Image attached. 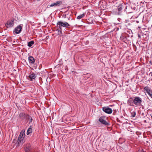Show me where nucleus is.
<instances>
[{
	"label": "nucleus",
	"instance_id": "23",
	"mask_svg": "<svg viewBox=\"0 0 152 152\" xmlns=\"http://www.w3.org/2000/svg\"><path fill=\"white\" fill-rule=\"evenodd\" d=\"M138 152H144L143 150L142 149H140L139 151Z\"/></svg>",
	"mask_w": 152,
	"mask_h": 152
},
{
	"label": "nucleus",
	"instance_id": "25",
	"mask_svg": "<svg viewBox=\"0 0 152 152\" xmlns=\"http://www.w3.org/2000/svg\"><path fill=\"white\" fill-rule=\"evenodd\" d=\"M131 117H133V114H132V113H131Z\"/></svg>",
	"mask_w": 152,
	"mask_h": 152
},
{
	"label": "nucleus",
	"instance_id": "4",
	"mask_svg": "<svg viewBox=\"0 0 152 152\" xmlns=\"http://www.w3.org/2000/svg\"><path fill=\"white\" fill-rule=\"evenodd\" d=\"M14 24V20H8L7 23L5 24L7 28L12 27Z\"/></svg>",
	"mask_w": 152,
	"mask_h": 152
},
{
	"label": "nucleus",
	"instance_id": "20",
	"mask_svg": "<svg viewBox=\"0 0 152 152\" xmlns=\"http://www.w3.org/2000/svg\"><path fill=\"white\" fill-rule=\"evenodd\" d=\"M85 15V13H83L82 14H81L79 16H78L77 18V19L80 20L81 19V18L84 17Z\"/></svg>",
	"mask_w": 152,
	"mask_h": 152
},
{
	"label": "nucleus",
	"instance_id": "18",
	"mask_svg": "<svg viewBox=\"0 0 152 152\" xmlns=\"http://www.w3.org/2000/svg\"><path fill=\"white\" fill-rule=\"evenodd\" d=\"M120 39L123 42H125L126 39V38L122 34L120 37Z\"/></svg>",
	"mask_w": 152,
	"mask_h": 152
},
{
	"label": "nucleus",
	"instance_id": "16",
	"mask_svg": "<svg viewBox=\"0 0 152 152\" xmlns=\"http://www.w3.org/2000/svg\"><path fill=\"white\" fill-rule=\"evenodd\" d=\"M128 103L129 105L132 106H133V99L132 98H130L128 100Z\"/></svg>",
	"mask_w": 152,
	"mask_h": 152
},
{
	"label": "nucleus",
	"instance_id": "5",
	"mask_svg": "<svg viewBox=\"0 0 152 152\" xmlns=\"http://www.w3.org/2000/svg\"><path fill=\"white\" fill-rule=\"evenodd\" d=\"M103 111L106 113L110 114L112 112V110L108 107H104L102 108Z\"/></svg>",
	"mask_w": 152,
	"mask_h": 152
},
{
	"label": "nucleus",
	"instance_id": "17",
	"mask_svg": "<svg viewBox=\"0 0 152 152\" xmlns=\"http://www.w3.org/2000/svg\"><path fill=\"white\" fill-rule=\"evenodd\" d=\"M30 147L31 146L30 145H27L25 149V151L27 152L29 151L30 150Z\"/></svg>",
	"mask_w": 152,
	"mask_h": 152
},
{
	"label": "nucleus",
	"instance_id": "7",
	"mask_svg": "<svg viewBox=\"0 0 152 152\" xmlns=\"http://www.w3.org/2000/svg\"><path fill=\"white\" fill-rule=\"evenodd\" d=\"M22 27L20 25H19L16 27L14 30L13 31V33L16 34H19L21 31Z\"/></svg>",
	"mask_w": 152,
	"mask_h": 152
},
{
	"label": "nucleus",
	"instance_id": "9",
	"mask_svg": "<svg viewBox=\"0 0 152 152\" xmlns=\"http://www.w3.org/2000/svg\"><path fill=\"white\" fill-rule=\"evenodd\" d=\"M144 90L146 92L149 96L152 98V91L148 86L145 87L144 89Z\"/></svg>",
	"mask_w": 152,
	"mask_h": 152
},
{
	"label": "nucleus",
	"instance_id": "13",
	"mask_svg": "<svg viewBox=\"0 0 152 152\" xmlns=\"http://www.w3.org/2000/svg\"><path fill=\"white\" fill-rule=\"evenodd\" d=\"M126 12L128 13H130L132 12L133 10L132 6H129L128 7H126Z\"/></svg>",
	"mask_w": 152,
	"mask_h": 152
},
{
	"label": "nucleus",
	"instance_id": "27",
	"mask_svg": "<svg viewBox=\"0 0 152 152\" xmlns=\"http://www.w3.org/2000/svg\"><path fill=\"white\" fill-rule=\"evenodd\" d=\"M133 16H132L131 18H132V17Z\"/></svg>",
	"mask_w": 152,
	"mask_h": 152
},
{
	"label": "nucleus",
	"instance_id": "12",
	"mask_svg": "<svg viewBox=\"0 0 152 152\" xmlns=\"http://www.w3.org/2000/svg\"><path fill=\"white\" fill-rule=\"evenodd\" d=\"M28 60L30 63L34 64L35 62V60L34 58L31 56H29L28 57Z\"/></svg>",
	"mask_w": 152,
	"mask_h": 152
},
{
	"label": "nucleus",
	"instance_id": "24",
	"mask_svg": "<svg viewBox=\"0 0 152 152\" xmlns=\"http://www.w3.org/2000/svg\"><path fill=\"white\" fill-rule=\"evenodd\" d=\"M136 115V113L135 112H134V117L135 116V115Z\"/></svg>",
	"mask_w": 152,
	"mask_h": 152
},
{
	"label": "nucleus",
	"instance_id": "1",
	"mask_svg": "<svg viewBox=\"0 0 152 152\" xmlns=\"http://www.w3.org/2000/svg\"><path fill=\"white\" fill-rule=\"evenodd\" d=\"M57 25L58 28L59 29L60 31L61 32L62 30V27L67 28L70 26V25L67 22L65 21L63 22L61 21L58 22L57 23Z\"/></svg>",
	"mask_w": 152,
	"mask_h": 152
},
{
	"label": "nucleus",
	"instance_id": "15",
	"mask_svg": "<svg viewBox=\"0 0 152 152\" xmlns=\"http://www.w3.org/2000/svg\"><path fill=\"white\" fill-rule=\"evenodd\" d=\"M25 131L24 130H22L20 132L19 137H21L24 138L25 135Z\"/></svg>",
	"mask_w": 152,
	"mask_h": 152
},
{
	"label": "nucleus",
	"instance_id": "8",
	"mask_svg": "<svg viewBox=\"0 0 152 152\" xmlns=\"http://www.w3.org/2000/svg\"><path fill=\"white\" fill-rule=\"evenodd\" d=\"M19 117L20 119L24 120L27 119V118H29V115L23 113H20L19 115Z\"/></svg>",
	"mask_w": 152,
	"mask_h": 152
},
{
	"label": "nucleus",
	"instance_id": "26",
	"mask_svg": "<svg viewBox=\"0 0 152 152\" xmlns=\"http://www.w3.org/2000/svg\"><path fill=\"white\" fill-rule=\"evenodd\" d=\"M136 22H137V23H138L139 22V21H136Z\"/></svg>",
	"mask_w": 152,
	"mask_h": 152
},
{
	"label": "nucleus",
	"instance_id": "3",
	"mask_svg": "<svg viewBox=\"0 0 152 152\" xmlns=\"http://www.w3.org/2000/svg\"><path fill=\"white\" fill-rule=\"evenodd\" d=\"M29 75L28 77L29 80L32 81L35 80L37 77V75L35 73L31 72Z\"/></svg>",
	"mask_w": 152,
	"mask_h": 152
},
{
	"label": "nucleus",
	"instance_id": "14",
	"mask_svg": "<svg viewBox=\"0 0 152 152\" xmlns=\"http://www.w3.org/2000/svg\"><path fill=\"white\" fill-rule=\"evenodd\" d=\"M123 9V5L122 4L119 5L117 8V10H118V12L117 14L119 15L120 14L121 11Z\"/></svg>",
	"mask_w": 152,
	"mask_h": 152
},
{
	"label": "nucleus",
	"instance_id": "11",
	"mask_svg": "<svg viewBox=\"0 0 152 152\" xmlns=\"http://www.w3.org/2000/svg\"><path fill=\"white\" fill-rule=\"evenodd\" d=\"M62 3V2L61 1H58L56 2V3H52L50 5V7H57L59 6Z\"/></svg>",
	"mask_w": 152,
	"mask_h": 152
},
{
	"label": "nucleus",
	"instance_id": "2",
	"mask_svg": "<svg viewBox=\"0 0 152 152\" xmlns=\"http://www.w3.org/2000/svg\"><path fill=\"white\" fill-rule=\"evenodd\" d=\"M105 118L104 117H100L99 119V121L102 124L105 126H109L110 124L107 122L105 120Z\"/></svg>",
	"mask_w": 152,
	"mask_h": 152
},
{
	"label": "nucleus",
	"instance_id": "21",
	"mask_svg": "<svg viewBox=\"0 0 152 152\" xmlns=\"http://www.w3.org/2000/svg\"><path fill=\"white\" fill-rule=\"evenodd\" d=\"M29 118H27L26 120H29V124H31V123L33 119L29 115Z\"/></svg>",
	"mask_w": 152,
	"mask_h": 152
},
{
	"label": "nucleus",
	"instance_id": "22",
	"mask_svg": "<svg viewBox=\"0 0 152 152\" xmlns=\"http://www.w3.org/2000/svg\"><path fill=\"white\" fill-rule=\"evenodd\" d=\"M34 43V42L33 41H31L29 42L28 43V47H31Z\"/></svg>",
	"mask_w": 152,
	"mask_h": 152
},
{
	"label": "nucleus",
	"instance_id": "19",
	"mask_svg": "<svg viewBox=\"0 0 152 152\" xmlns=\"http://www.w3.org/2000/svg\"><path fill=\"white\" fill-rule=\"evenodd\" d=\"M31 126H30L27 131L26 134L28 135L30 134L32 132V129L31 128Z\"/></svg>",
	"mask_w": 152,
	"mask_h": 152
},
{
	"label": "nucleus",
	"instance_id": "6",
	"mask_svg": "<svg viewBox=\"0 0 152 152\" xmlns=\"http://www.w3.org/2000/svg\"><path fill=\"white\" fill-rule=\"evenodd\" d=\"M142 100L140 98L135 97L134 100V103L137 105H140L141 103Z\"/></svg>",
	"mask_w": 152,
	"mask_h": 152
},
{
	"label": "nucleus",
	"instance_id": "10",
	"mask_svg": "<svg viewBox=\"0 0 152 152\" xmlns=\"http://www.w3.org/2000/svg\"><path fill=\"white\" fill-rule=\"evenodd\" d=\"M24 142V138L21 137H18L17 143L18 146L20 145V144H23Z\"/></svg>",
	"mask_w": 152,
	"mask_h": 152
}]
</instances>
